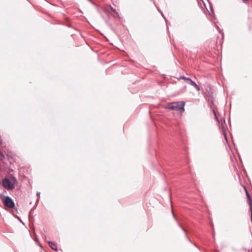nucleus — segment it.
<instances>
[{
	"label": "nucleus",
	"mask_w": 252,
	"mask_h": 252,
	"mask_svg": "<svg viewBox=\"0 0 252 252\" xmlns=\"http://www.w3.org/2000/svg\"><path fill=\"white\" fill-rule=\"evenodd\" d=\"M185 103L183 101H177L168 103L164 107L167 110L183 112Z\"/></svg>",
	"instance_id": "obj_1"
},
{
	"label": "nucleus",
	"mask_w": 252,
	"mask_h": 252,
	"mask_svg": "<svg viewBox=\"0 0 252 252\" xmlns=\"http://www.w3.org/2000/svg\"><path fill=\"white\" fill-rule=\"evenodd\" d=\"M16 180L13 177H9L2 180V185L7 189H12L16 184Z\"/></svg>",
	"instance_id": "obj_2"
},
{
	"label": "nucleus",
	"mask_w": 252,
	"mask_h": 252,
	"mask_svg": "<svg viewBox=\"0 0 252 252\" xmlns=\"http://www.w3.org/2000/svg\"><path fill=\"white\" fill-rule=\"evenodd\" d=\"M2 201L4 205L9 208H12L14 207V202L12 199L8 196H4L2 199Z\"/></svg>",
	"instance_id": "obj_3"
},
{
	"label": "nucleus",
	"mask_w": 252,
	"mask_h": 252,
	"mask_svg": "<svg viewBox=\"0 0 252 252\" xmlns=\"http://www.w3.org/2000/svg\"><path fill=\"white\" fill-rule=\"evenodd\" d=\"M179 79H183L187 81L189 84L193 86L197 91H200L199 87L196 84V83L193 81L190 78H188L185 76H181Z\"/></svg>",
	"instance_id": "obj_4"
},
{
	"label": "nucleus",
	"mask_w": 252,
	"mask_h": 252,
	"mask_svg": "<svg viewBox=\"0 0 252 252\" xmlns=\"http://www.w3.org/2000/svg\"><path fill=\"white\" fill-rule=\"evenodd\" d=\"M111 16H114V17H118L120 18V16L118 12H117L115 9H114L112 7L111 8Z\"/></svg>",
	"instance_id": "obj_5"
},
{
	"label": "nucleus",
	"mask_w": 252,
	"mask_h": 252,
	"mask_svg": "<svg viewBox=\"0 0 252 252\" xmlns=\"http://www.w3.org/2000/svg\"><path fill=\"white\" fill-rule=\"evenodd\" d=\"M48 244L53 250L56 251L58 250L57 247L55 243H54L53 242L49 241Z\"/></svg>",
	"instance_id": "obj_6"
},
{
	"label": "nucleus",
	"mask_w": 252,
	"mask_h": 252,
	"mask_svg": "<svg viewBox=\"0 0 252 252\" xmlns=\"http://www.w3.org/2000/svg\"><path fill=\"white\" fill-rule=\"evenodd\" d=\"M245 189L246 194V195H247V197L249 203L252 202V199L251 198L250 194L248 192V191L247 190V189H246V188H245Z\"/></svg>",
	"instance_id": "obj_7"
},
{
	"label": "nucleus",
	"mask_w": 252,
	"mask_h": 252,
	"mask_svg": "<svg viewBox=\"0 0 252 252\" xmlns=\"http://www.w3.org/2000/svg\"><path fill=\"white\" fill-rule=\"evenodd\" d=\"M213 114L215 116V119L219 122V119L217 117V114H216V112L215 111V110L214 109L213 110Z\"/></svg>",
	"instance_id": "obj_8"
},
{
	"label": "nucleus",
	"mask_w": 252,
	"mask_h": 252,
	"mask_svg": "<svg viewBox=\"0 0 252 252\" xmlns=\"http://www.w3.org/2000/svg\"><path fill=\"white\" fill-rule=\"evenodd\" d=\"M4 158L3 155L0 152V160H3Z\"/></svg>",
	"instance_id": "obj_9"
},
{
	"label": "nucleus",
	"mask_w": 252,
	"mask_h": 252,
	"mask_svg": "<svg viewBox=\"0 0 252 252\" xmlns=\"http://www.w3.org/2000/svg\"><path fill=\"white\" fill-rule=\"evenodd\" d=\"M249 203V205H250V212H251V213H252V202H250V203Z\"/></svg>",
	"instance_id": "obj_10"
},
{
	"label": "nucleus",
	"mask_w": 252,
	"mask_h": 252,
	"mask_svg": "<svg viewBox=\"0 0 252 252\" xmlns=\"http://www.w3.org/2000/svg\"><path fill=\"white\" fill-rule=\"evenodd\" d=\"M242 1H243L244 2L246 3V2H247V1H249V0H242Z\"/></svg>",
	"instance_id": "obj_11"
},
{
	"label": "nucleus",
	"mask_w": 252,
	"mask_h": 252,
	"mask_svg": "<svg viewBox=\"0 0 252 252\" xmlns=\"http://www.w3.org/2000/svg\"><path fill=\"white\" fill-rule=\"evenodd\" d=\"M182 229L184 230V231L185 232L186 234H187V232L185 230V229L183 228V227H182Z\"/></svg>",
	"instance_id": "obj_12"
},
{
	"label": "nucleus",
	"mask_w": 252,
	"mask_h": 252,
	"mask_svg": "<svg viewBox=\"0 0 252 252\" xmlns=\"http://www.w3.org/2000/svg\"><path fill=\"white\" fill-rule=\"evenodd\" d=\"M224 135L225 138H226V134L225 132H224Z\"/></svg>",
	"instance_id": "obj_13"
},
{
	"label": "nucleus",
	"mask_w": 252,
	"mask_h": 252,
	"mask_svg": "<svg viewBox=\"0 0 252 252\" xmlns=\"http://www.w3.org/2000/svg\"><path fill=\"white\" fill-rule=\"evenodd\" d=\"M39 194H40V193H39V192H37V195H39Z\"/></svg>",
	"instance_id": "obj_14"
}]
</instances>
